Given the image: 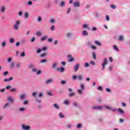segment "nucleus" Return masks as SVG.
I'll list each match as a JSON object with an SVG mask.
<instances>
[{"mask_svg":"<svg viewBox=\"0 0 130 130\" xmlns=\"http://www.w3.org/2000/svg\"><path fill=\"white\" fill-rule=\"evenodd\" d=\"M21 21H17L16 22L15 24L14 25L13 28L14 30H19V25H20Z\"/></svg>","mask_w":130,"mask_h":130,"instance_id":"obj_1","label":"nucleus"},{"mask_svg":"<svg viewBox=\"0 0 130 130\" xmlns=\"http://www.w3.org/2000/svg\"><path fill=\"white\" fill-rule=\"evenodd\" d=\"M80 88L81 89L78 90V93L81 94L82 93H83V91H84V88H85L84 84H81L80 85Z\"/></svg>","mask_w":130,"mask_h":130,"instance_id":"obj_2","label":"nucleus"},{"mask_svg":"<svg viewBox=\"0 0 130 130\" xmlns=\"http://www.w3.org/2000/svg\"><path fill=\"white\" fill-rule=\"evenodd\" d=\"M107 64V58H105L104 59V63L102 64V70H104L105 69V66Z\"/></svg>","mask_w":130,"mask_h":130,"instance_id":"obj_3","label":"nucleus"},{"mask_svg":"<svg viewBox=\"0 0 130 130\" xmlns=\"http://www.w3.org/2000/svg\"><path fill=\"white\" fill-rule=\"evenodd\" d=\"M56 70L57 72L59 73H63V72H64V68L63 67H61L60 68H57Z\"/></svg>","mask_w":130,"mask_h":130,"instance_id":"obj_4","label":"nucleus"},{"mask_svg":"<svg viewBox=\"0 0 130 130\" xmlns=\"http://www.w3.org/2000/svg\"><path fill=\"white\" fill-rule=\"evenodd\" d=\"M79 68H80V64L77 63L74 66V72H78L79 70Z\"/></svg>","mask_w":130,"mask_h":130,"instance_id":"obj_5","label":"nucleus"},{"mask_svg":"<svg viewBox=\"0 0 130 130\" xmlns=\"http://www.w3.org/2000/svg\"><path fill=\"white\" fill-rule=\"evenodd\" d=\"M92 109H99V110L102 109V107L99 106H95L92 107Z\"/></svg>","mask_w":130,"mask_h":130,"instance_id":"obj_6","label":"nucleus"},{"mask_svg":"<svg viewBox=\"0 0 130 130\" xmlns=\"http://www.w3.org/2000/svg\"><path fill=\"white\" fill-rule=\"evenodd\" d=\"M12 80H14V78L13 77H10L9 79H5L4 80V83H6V82H10V81H12Z\"/></svg>","mask_w":130,"mask_h":130,"instance_id":"obj_7","label":"nucleus"},{"mask_svg":"<svg viewBox=\"0 0 130 130\" xmlns=\"http://www.w3.org/2000/svg\"><path fill=\"white\" fill-rule=\"evenodd\" d=\"M22 128L23 129L29 130V129H30V126H26L25 125H22Z\"/></svg>","mask_w":130,"mask_h":130,"instance_id":"obj_8","label":"nucleus"},{"mask_svg":"<svg viewBox=\"0 0 130 130\" xmlns=\"http://www.w3.org/2000/svg\"><path fill=\"white\" fill-rule=\"evenodd\" d=\"M73 7H80V3L79 2H75L73 4Z\"/></svg>","mask_w":130,"mask_h":130,"instance_id":"obj_9","label":"nucleus"},{"mask_svg":"<svg viewBox=\"0 0 130 130\" xmlns=\"http://www.w3.org/2000/svg\"><path fill=\"white\" fill-rule=\"evenodd\" d=\"M52 79H49L47 80V81H46V85H48V84H50V83H52Z\"/></svg>","mask_w":130,"mask_h":130,"instance_id":"obj_10","label":"nucleus"},{"mask_svg":"<svg viewBox=\"0 0 130 130\" xmlns=\"http://www.w3.org/2000/svg\"><path fill=\"white\" fill-rule=\"evenodd\" d=\"M94 43L96 45H98V46H101V43L98 41H95Z\"/></svg>","mask_w":130,"mask_h":130,"instance_id":"obj_11","label":"nucleus"},{"mask_svg":"<svg viewBox=\"0 0 130 130\" xmlns=\"http://www.w3.org/2000/svg\"><path fill=\"white\" fill-rule=\"evenodd\" d=\"M25 98H26V94H22L20 95V99H25Z\"/></svg>","mask_w":130,"mask_h":130,"instance_id":"obj_12","label":"nucleus"},{"mask_svg":"<svg viewBox=\"0 0 130 130\" xmlns=\"http://www.w3.org/2000/svg\"><path fill=\"white\" fill-rule=\"evenodd\" d=\"M57 67V62H55L53 63V64L52 66V68L53 69H56Z\"/></svg>","mask_w":130,"mask_h":130,"instance_id":"obj_13","label":"nucleus"},{"mask_svg":"<svg viewBox=\"0 0 130 130\" xmlns=\"http://www.w3.org/2000/svg\"><path fill=\"white\" fill-rule=\"evenodd\" d=\"M82 34H83V35H84V36H88V34L87 32V30H84L82 32Z\"/></svg>","mask_w":130,"mask_h":130,"instance_id":"obj_14","label":"nucleus"},{"mask_svg":"<svg viewBox=\"0 0 130 130\" xmlns=\"http://www.w3.org/2000/svg\"><path fill=\"white\" fill-rule=\"evenodd\" d=\"M47 38H48V36H45L41 38V41H44V40H46V39H47Z\"/></svg>","mask_w":130,"mask_h":130,"instance_id":"obj_15","label":"nucleus"},{"mask_svg":"<svg viewBox=\"0 0 130 130\" xmlns=\"http://www.w3.org/2000/svg\"><path fill=\"white\" fill-rule=\"evenodd\" d=\"M6 10V7L5 6H3L1 8V12L4 14L5 13V11Z\"/></svg>","mask_w":130,"mask_h":130,"instance_id":"obj_16","label":"nucleus"},{"mask_svg":"<svg viewBox=\"0 0 130 130\" xmlns=\"http://www.w3.org/2000/svg\"><path fill=\"white\" fill-rule=\"evenodd\" d=\"M8 100H9V101H10V102H13V101H14V100L13 99V98H12V97L11 96H8L7 98Z\"/></svg>","mask_w":130,"mask_h":130,"instance_id":"obj_17","label":"nucleus"},{"mask_svg":"<svg viewBox=\"0 0 130 130\" xmlns=\"http://www.w3.org/2000/svg\"><path fill=\"white\" fill-rule=\"evenodd\" d=\"M118 39L119 41H122L123 40V37H122V36H120Z\"/></svg>","mask_w":130,"mask_h":130,"instance_id":"obj_18","label":"nucleus"},{"mask_svg":"<svg viewBox=\"0 0 130 130\" xmlns=\"http://www.w3.org/2000/svg\"><path fill=\"white\" fill-rule=\"evenodd\" d=\"M64 5H66V3L64 2V1L61 2L60 4V7H64Z\"/></svg>","mask_w":130,"mask_h":130,"instance_id":"obj_19","label":"nucleus"},{"mask_svg":"<svg viewBox=\"0 0 130 130\" xmlns=\"http://www.w3.org/2000/svg\"><path fill=\"white\" fill-rule=\"evenodd\" d=\"M54 107H55V108H56V109H59L60 107H59L58 105H57V104H54Z\"/></svg>","mask_w":130,"mask_h":130,"instance_id":"obj_20","label":"nucleus"},{"mask_svg":"<svg viewBox=\"0 0 130 130\" xmlns=\"http://www.w3.org/2000/svg\"><path fill=\"white\" fill-rule=\"evenodd\" d=\"M36 34L37 35H38V36H41L42 35L41 31H37Z\"/></svg>","mask_w":130,"mask_h":130,"instance_id":"obj_21","label":"nucleus"},{"mask_svg":"<svg viewBox=\"0 0 130 130\" xmlns=\"http://www.w3.org/2000/svg\"><path fill=\"white\" fill-rule=\"evenodd\" d=\"M15 42V39L11 38L10 39V43H14Z\"/></svg>","mask_w":130,"mask_h":130,"instance_id":"obj_22","label":"nucleus"},{"mask_svg":"<svg viewBox=\"0 0 130 130\" xmlns=\"http://www.w3.org/2000/svg\"><path fill=\"white\" fill-rule=\"evenodd\" d=\"M59 117H60V118H64V116H63V115H62V113H60L59 114Z\"/></svg>","mask_w":130,"mask_h":130,"instance_id":"obj_23","label":"nucleus"},{"mask_svg":"<svg viewBox=\"0 0 130 130\" xmlns=\"http://www.w3.org/2000/svg\"><path fill=\"white\" fill-rule=\"evenodd\" d=\"M25 110H26V108H19V111L22 112V111H25Z\"/></svg>","mask_w":130,"mask_h":130,"instance_id":"obj_24","label":"nucleus"},{"mask_svg":"<svg viewBox=\"0 0 130 130\" xmlns=\"http://www.w3.org/2000/svg\"><path fill=\"white\" fill-rule=\"evenodd\" d=\"M24 17L25 19L28 18V17H29V14H28V13H25L24 14Z\"/></svg>","mask_w":130,"mask_h":130,"instance_id":"obj_25","label":"nucleus"},{"mask_svg":"<svg viewBox=\"0 0 130 130\" xmlns=\"http://www.w3.org/2000/svg\"><path fill=\"white\" fill-rule=\"evenodd\" d=\"M92 56L93 59H96V54L95 53V52L92 53Z\"/></svg>","mask_w":130,"mask_h":130,"instance_id":"obj_26","label":"nucleus"},{"mask_svg":"<svg viewBox=\"0 0 130 130\" xmlns=\"http://www.w3.org/2000/svg\"><path fill=\"white\" fill-rule=\"evenodd\" d=\"M75 94L74 92H71L69 93L70 97H72V96H75Z\"/></svg>","mask_w":130,"mask_h":130,"instance_id":"obj_27","label":"nucleus"},{"mask_svg":"<svg viewBox=\"0 0 130 130\" xmlns=\"http://www.w3.org/2000/svg\"><path fill=\"white\" fill-rule=\"evenodd\" d=\"M6 44H7V43L6 42H3L2 44V46H3V47H5Z\"/></svg>","mask_w":130,"mask_h":130,"instance_id":"obj_28","label":"nucleus"},{"mask_svg":"<svg viewBox=\"0 0 130 130\" xmlns=\"http://www.w3.org/2000/svg\"><path fill=\"white\" fill-rule=\"evenodd\" d=\"M77 128H81L82 127V124L79 123L77 126Z\"/></svg>","mask_w":130,"mask_h":130,"instance_id":"obj_29","label":"nucleus"},{"mask_svg":"<svg viewBox=\"0 0 130 130\" xmlns=\"http://www.w3.org/2000/svg\"><path fill=\"white\" fill-rule=\"evenodd\" d=\"M41 21H42V18L40 16H39L38 18V22H41Z\"/></svg>","mask_w":130,"mask_h":130,"instance_id":"obj_30","label":"nucleus"},{"mask_svg":"<svg viewBox=\"0 0 130 130\" xmlns=\"http://www.w3.org/2000/svg\"><path fill=\"white\" fill-rule=\"evenodd\" d=\"M118 111L119 112H120V113H121V114H123L124 113V112H123V111L121 110V109H119Z\"/></svg>","mask_w":130,"mask_h":130,"instance_id":"obj_31","label":"nucleus"},{"mask_svg":"<svg viewBox=\"0 0 130 130\" xmlns=\"http://www.w3.org/2000/svg\"><path fill=\"white\" fill-rule=\"evenodd\" d=\"M29 102V101L27 100H26L24 101V102L23 103L24 105H26V104H27V103Z\"/></svg>","mask_w":130,"mask_h":130,"instance_id":"obj_32","label":"nucleus"},{"mask_svg":"<svg viewBox=\"0 0 130 130\" xmlns=\"http://www.w3.org/2000/svg\"><path fill=\"white\" fill-rule=\"evenodd\" d=\"M67 37H68V38H70V37H72V34L68 33V34H67Z\"/></svg>","mask_w":130,"mask_h":130,"instance_id":"obj_33","label":"nucleus"},{"mask_svg":"<svg viewBox=\"0 0 130 130\" xmlns=\"http://www.w3.org/2000/svg\"><path fill=\"white\" fill-rule=\"evenodd\" d=\"M26 55V54H25V52H22L21 54V57H24V56H25Z\"/></svg>","mask_w":130,"mask_h":130,"instance_id":"obj_34","label":"nucleus"},{"mask_svg":"<svg viewBox=\"0 0 130 130\" xmlns=\"http://www.w3.org/2000/svg\"><path fill=\"white\" fill-rule=\"evenodd\" d=\"M41 62L42 63L43 62H47V59H43L41 61Z\"/></svg>","mask_w":130,"mask_h":130,"instance_id":"obj_35","label":"nucleus"},{"mask_svg":"<svg viewBox=\"0 0 130 130\" xmlns=\"http://www.w3.org/2000/svg\"><path fill=\"white\" fill-rule=\"evenodd\" d=\"M113 48H114V49H115V50H117V51H118V48H117V46L114 45L113 46Z\"/></svg>","mask_w":130,"mask_h":130,"instance_id":"obj_36","label":"nucleus"},{"mask_svg":"<svg viewBox=\"0 0 130 130\" xmlns=\"http://www.w3.org/2000/svg\"><path fill=\"white\" fill-rule=\"evenodd\" d=\"M111 8H112V9H116V7L115 6V5H111Z\"/></svg>","mask_w":130,"mask_h":130,"instance_id":"obj_37","label":"nucleus"},{"mask_svg":"<svg viewBox=\"0 0 130 130\" xmlns=\"http://www.w3.org/2000/svg\"><path fill=\"white\" fill-rule=\"evenodd\" d=\"M9 103L6 104L4 105L3 108H6V107H8V106H9Z\"/></svg>","mask_w":130,"mask_h":130,"instance_id":"obj_38","label":"nucleus"},{"mask_svg":"<svg viewBox=\"0 0 130 130\" xmlns=\"http://www.w3.org/2000/svg\"><path fill=\"white\" fill-rule=\"evenodd\" d=\"M84 67H85V68H88V67H89V63H85L84 64Z\"/></svg>","mask_w":130,"mask_h":130,"instance_id":"obj_39","label":"nucleus"},{"mask_svg":"<svg viewBox=\"0 0 130 130\" xmlns=\"http://www.w3.org/2000/svg\"><path fill=\"white\" fill-rule=\"evenodd\" d=\"M98 90H100V91H102L103 90L102 87L101 86L98 87Z\"/></svg>","mask_w":130,"mask_h":130,"instance_id":"obj_40","label":"nucleus"},{"mask_svg":"<svg viewBox=\"0 0 130 130\" xmlns=\"http://www.w3.org/2000/svg\"><path fill=\"white\" fill-rule=\"evenodd\" d=\"M9 74V72L8 71H6L4 73V76H7Z\"/></svg>","mask_w":130,"mask_h":130,"instance_id":"obj_41","label":"nucleus"},{"mask_svg":"<svg viewBox=\"0 0 130 130\" xmlns=\"http://www.w3.org/2000/svg\"><path fill=\"white\" fill-rule=\"evenodd\" d=\"M46 55V53L42 54L40 55L41 57H43Z\"/></svg>","mask_w":130,"mask_h":130,"instance_id":"obj_42","label":"nucleus"},{"mask_svg":"<svg viewBox=\"0 0 130 130\" xmlns=\"http://www.w3.org/2000/svg\"><path fill=\"white\" fill-rule=\"evenodd\" d=\"M19 16H21L22 15H23V12L22 11H20L18 13Z\"/></svg>","mask_w":130,"mask_h":130,"instance_id":"obj_43","label":"nucleus"},{"mask_svg":"<svg viewBox=\"0 0 130 130\" xmlns=\"http://www.w3.org/2000/svg\"><path fill=\"white\" fill-rule=\"evenodd\" d=\"M53 40H52V39L50 38L49 39H48V42H52Z\"/></svg>","mask_w":130,"mask_h":130,"instance_id":"obj_44","label":"nucleus"},{"mask_svg":"<svg viewBox=\"0 0 130 130\" xmlns=\"http://www.w3.org/2000/svg\"><path fill=\"white\" fill-rule=\"evenodd\" d=\"M33 67H34V65L33 64H30L29 65V68H30V69H32V68H33Z\"/></svg>","mask_w":130,"mask_h":130,"instance_id":"obj_45","label":"nucleus"},{"mask_svg":"<svg viewBox=\"0 0 130 130\" xmlns=\"http://www.w3.org/2000/svg\"><path fill=\"white\" fill-rule=\"evenodd\" d=\"M28 6H32V1H29L28 2Z\"/></svg>","mask_w":130,"mask_h":130,"instance_id":"obj_46","label":"nucleus"},{"mask_svg":"<svg viewBox=\"0 0 130 130\" xmlns=\"http://www.w3.org/2000/svg\"><path fill=\"white\" fill-rule=\"evenodd\" d=\"M106 91H107V92H111V90H110V89H109V88H106Z\"/></svg>","mask_w":130,"mask_h":130,"instance_id":"obj_47","label":"nucleus"},{"mask_svg":"<svg viewBox=\"0 0 130 130\" xmlns=\"http://www.w3.org/2000/svg\"><path fill=\"white\" fill-rule=\"evenodd\" d=\"M66 82L64 80H62L61 81V83L62 84V85H64L66 84Z\"/></svg>","mask_w":130,"mask_h":130,"instance_id":"obj_48","label":"nucleus"},{"mask_svg":"<svg viewBox=\"0 0 130 130\" xmlns=\"http://www.w3.org/2000/svg\"><path fill=\"white\" fill-rule=\"evenodd\" d=\"M51 30H52V31H53V30H54V25H52L51 26Z\"/></svg>","mask_w":130,"mask_h":130,"instance_id":"obj_49","label":"nucleus"},{"mask_svg":"<svg viewBox=\"0 0 130 130\" xmlns=\"http://www.w3.org/2000/svg\"><path fill=\"white\" fill-rule=\"evenodd\" d=\"M96 30H97V28L95 27H92V31H96Z\"/></svg>","mask_w":130,"mask_h":130,"instance_id":"obj_50","label":"nucleus"},{"mask_svg":"<svg viewBox=\"0 0 130 130\" xmlns=\"http://www.w3.org/2000/svg\"><path fill=\"white\" fill-rule=\"evenodd\" d=\"M42 50H43L44 51H45L47 50V48H46V47H43Z\"/></svg>","mask_w":130,"mask_h":130,"instance_id":"obj_51","label":"nucleus"},{"mask_svg":"<svg viewBox=\"0 0 130 130\" xmlns=\"http://www.w3.org/2000/svg\"><path fill=\"white\" fill-rule=\"evenodd\" d=\"M106 18L107 21H109L110 18H109V16L108 15H106Z\"/></svg>","mask_w":130,"mask_h":130,"instance_id":"obj_52","label":"nucleus"},{"mask_svg":"<svg viewBox=\"0 0 130 130\" xmlns=\"http://www.w3.org/2000/svg\"><path fill=\"white\" fill-rule=\"evenodd\" d=\"M14 66H15V64L14 63V62H12V63H11V68H12V69L14 68Z\"/></svg>","mask_w":130,"mask_h":130,"instance_id":"obj_53","label":"nucleus"},{"mask_svg":"<svg viewBox=\"0 0 130 130\" xmlns=\"http://www.w3.org/2000/svg\"><path fill=\"white\" fill-rule=\"evenodd\" d=\"M8 62H10V61H12V58L9 57L8 59Z\"/></svg>","mask_w":130,"mask_h":130,"instance_id":"obj_54","label":"nucleus"},{"mask_svg":"<svg viewBox=\"0 0 130 130\" xmlns=\"http://www.w3.org/2000/svg\"><path fill=\"white\" fill-rule=\"evenodd\" d=\"M83 28H87L88 27V25L84 24L82 26Z\"/></svg>","mask_w":130,"mask_h":130,"instance_id":"obj_55","label":"nucleus"},{"mask_svg":"<svg viewBox=\"0 0 130 130\" xmlns=\"http://www.w3.org/2000/svg\"><path fill=\"white\" fill-rule=\"evenodd\" d=\"M10 91L11 92H15V91H16V88H12Z\"/></svg>","mask_w":130,"mask_h":130,"instance_id":"obj_56","label":"nucleus"},{"mask_svg":"<svg viewBox=\"0 0 130 130\" xmlns=\"http://www.w3.org/2000/svg\"><path fill=\"white\" fill-rule=\"evenodd\" d=\"M58 42V41L56 40V41H54V44L55 45H56V44H57Z\"/></svg>","mask_w":130,"mask_h":130,"instance_id":"obj_57","label":"nucleus"},{"mask_svg":"<svg viewBox=\"0 0 130 130\" xmlns=\"http://www.w3.org/2000/svg\"><path fill=\"white\" fill-rule=\"evenodd\" d=\"M35 41V38L33 37L31 40V42H34Z\"/></svg>","mask_w":130,"mask_h":130,"instance_id":"obj_58","label":"nucleus"},{"mask_svg":"<svg viewBox=\"0 0 130 130\" xmlns=\"http://www.w3.org/2000/svg\"><path fill=\"white\" fill-rule=\"evenodd\" d=\"M70 12H71V8H69L67 13L69 14Z\"/></svg>","mask_w":130,"mask_h":130,"instance_id":"obj_59","label":"nucleus"},{"mask_svg":"<svg viewBox=\"0 0 130 130\" xmlns=\"http://www.w3.org/2000/svg\"><path fill=\"white\" fill-rule=\"evenodd\" d=\"M64 104H69V101L66 100L64 102Z\"/></svg>","mask_w":130,"mask_h":130,"instance_id":"obj_60","label":"nucleus"},{"mask_svg":"<svg viewBox=\"0 0 130 130\" xmlns=\"http://www.w3.org/2000/svg\"><path fill=\"white\" fill-rule=\"evenodd\" d=\"M32 72H37V69L36 68L32 69Z\"/></svg>","mask_w":130,"mask_h":130,"instance_id":"obj_61","label":"nucleus"},{"mask_svg":"<svg viewBox=\"0 0 130 130\" xmlns=\"http://www.w3.org/2000/svg\"><path fill=\"white\" fill-rule=\"evenodd\" d=\"M41 52V49H38V50L37 51V53H40Z\"/></svg>","mask_w":130,"mask_h":130,"instance_id":"obj_62","label":"nucleus"},{"mask_svg":"<svg viewBox=\"0 0 130 130\" xmlns=\"http://www.w3.org/2000/svg\"><path fill=\"white\" fill-rule=\"evenodd\" d=\"M77 105H78V104H77L76 102H74V103H73V106H76V107H77Z\"/></svg>","mask_w":130,"mask_h":130,"instance_id":"obj_63","label":"nucleus"},{"mask_svg":"<svg viewBox=\"0 0 130 130\" xmlns=\"http://www.w3.org/2000/svg\"><path fill=\"white\" fill-rule=\"evenodd\" d=\"M74 60V58H71L69 60V61L71 62L73 61Z\"/></svg>","mask_w":130,"mask_h":130,"instance_id":"obj_64","label":"nucleus"}]
</instances>
